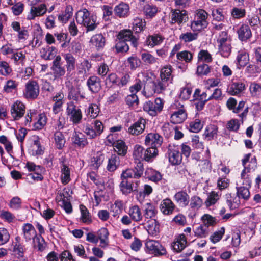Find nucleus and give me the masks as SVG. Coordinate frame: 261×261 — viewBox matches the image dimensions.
<instances>
[{
  "mask_svg": "<svg viewBox=\"0 0 261 261\" xmlns=\"http://www.w3.org/2000/svg\"><path fill=\"white\" fill-rule=\"evenodd\" d=\"M144 171L143 164H137L134 169H128L121 175V182L119 187L123 194L127 195L134 191L133 183L128 181V178H139L142 176Z\"/></svg>",
  "mask_w": 261,
  "mask_h": 261,
  "instance_id": "f257e3e1",
  "label": "nucleus"
},
{
  "mask_svg": "<svg viewBox=\"0 0 261 261\" xmlns=\"http://www.w3.org/2000/svg\"><path fill=\"white\" fill-rule=\"evenodd\" d=\"M76 22L87 29V31H92L96 29L97 17L91 14L86 9L79 10L76 13Z\"/></svg>",
  "mask_w": 261,
  "mask_h": 261,
  "instance_id": "f03ea898",
  "label": "nucleus"
},
{
  "mask_svg": "<svg viewBox=\"0 0 261 261\" xmlns=\"http://www.w3.org/2000/svg\"><path fill=\"white\" fill-rule=\"evenodd\" d=\"M208 14L203 9L195 11L194 20L191 22V28L194 32L200 31L207 27Z\"/></svg>",
  "mask_w": 261,
  "mask_h": 261,
  "instance_id": "7ed1b4c3",
  "label": "nucleus"
},
{
  "mask_svg": "<svg viewBox=\"0 0 261 261\" xmlns=\"http://www.w3.org/2000/svg\"><path fill=\"white\" fill-rule=\"evenodd\" d=\"M177 108V111L173 112L170 117L171 122L174 124L181 123L184 121L187 117V114L184 109L183 105H181L179 102H175L171 106L172 110Z\"/></svg>",
  "mask_w": 261,
  "mask_h": 261,
  "instance_id": "20e7f679",
  "label": "nucleus"
},
{
  "mask_svg": "<svg viewBox=\"0 0 261 261\" xmlns=\"http://www.w3.org/2000/svg\"><path fill=\"white\" fill-rule=\"evenodd\" d=\"M66 113L70 121L73 124H77L80 123L82 119V113L81 109L77 108L73 102L67 103Z\"/></svg>",
  "mask_w": 261,
  "mask_h": 261,
  "instance_id": "39448f33",
  "label": "nucleus"
},
{
  "mask_svg": "<svg viewBox=\"0 0 261 261\" xmlns=\"http://www.w3.org/2000/svg\"><path fill=\"white\" fill-rule=\"evenodd\" d=\"M147 251L155 256H162L166 254L165 248L156 241L149 240L145 243Z\"/></svg>",
  "mask_w": 261,
  "mask_h": 261,
  "instance_id": "423d86ee",
  "label": "nucleus"
},
{
  "mask_svg": "<svg viewBox=\"0 0 261 261\" xmlns=\"http://www.w3.org/2000/svg\"><path fill=\"white\" fill-rule=\"evenodd\" d=\"M39 94V86L35 81H28L25 86L23 92L24 97L27 99L36 98Z\"/></svg>",
  "mask_w": 261,
  "mask_h": 261,
  "instance_id": "0eeeda50",
  "label": "nucleus"
},
{
  "mask_svg": "<svg viewBox=\"0 0 261 261\" xmlns=\"http://www.w3.org/2000/svg\"><path fill=\"white\" fill-rule=\"evenodd\" d=\"M94 128L89 124L85 126L84 132L90 138H94L99 136L103 130L104 126L102 123L99 120H95L92 123Z\"/></svg>",
  "mask_w": 261,
  "mask_h": 261,
  "instance_id": "6e6552de",
  "label": "nucleus"
},
{
  "mask_svg": "<svg viewBox=\"0 0 261 261\" xmlns=\"http://www.w3.org/2000/svg\"><path fill=\"white\" fill-rule=\"evenodd\" d=\"M51 69L55 79L60 78L65 74L66 70L61 62V57L60 56L58 55L56 57L53 62Z\"/></svg>",
  "mask_w": 261,
  "mask_h": 261,
  "instance_id": "1a4fd4ad",
  "label": "nucleus"
},
{
  "mask_svg": "<svg viewBox=\"0 0 261 261\" xmlns=\"http://www.w3.org/2000/svg\"><path fill=\"white\" fill-rule=\"evenodd\" d=\"M25 111V105L18 100L16 101L11 107V115L14 120H18L22 118Z\"/></svg>",
  "mask_w": 261,
  "mask_h": 261,
  "instance_id": "9d476101",
  "label": "nucleus"
},
{
  "mask_svg": "<svg viewBox=\"0 0 261 261\" xmlns=\"http://www.w3.org/2000/svg\"><path fill=\"white\" fill-rule=\"evenodd\" d=\"M163 141V137L159 134L150 133L146 135L145 143L146 145L158 148L161 146Z\"/></svg>",
  "mask_w": 261,
  "mask_h": 261,
  "instance_id": "9b49d317",
  "label": "nucleus"
},
{
  "mask_svg": "<svg viewBox=\"0 0 261 261\" xmlns=\"http://www.w3.org/2000/svg\"><path fill=\"white\" fill-rule=\"evenodd\" d=\"M146 124V119L140 118L128 128V132L130 134L134 136H138L144 132L145 129Z\"/></svg>",
  "mask_w": 261,
  "mask_h": 261,
  "instance_id": "f8f14e48",
  "label": "nucleus"
},
{
  "mask_svg": "<svg viewBox=\"0 0 261 261\" xmlns=\"http://www.w3.org/2000/svg\"><path fill=\"white\" fill-rule=\"evenodd\" d=\"M22 235L26 242L32 240L35 242V238L37 237L35 227L30 223H25L22 227Z\"/></svg>",
  "mask_w": 261,
  "mask_h": 261,
  "instance_id": "ddd939ff",
  "label": "nucleus"
},
{
  "mask_svg": "<svg viewBox=\"0 0 261 261\" xmlns=\"http://www.w3.org/2000/svg\"><path fill=\"white\" fill-rule=\"evenodd\" d=\"M26 168L29 171H33L34 173H31L29 176L34 180H41L43 179L42 174L44 172V169L40 165L35 164H25Z\"/></svg>",
  "mask_w": 261,
  "mask_h": 261,
  "instance_id": "4468645a",
  "label": "nucleus"
},
{
  "mask_svg": "<svg viewBox=\"0 0 261 261\" xmlns=\"http://www.w3.org/2000/svg\"><path fill=\"white\" fill-rule=\"evenodd\" d=\"M46 11L47 6L44 3H42L38 6H31L27 18L29 20H33L36 17L43 16L46 13Z\"/></svg>",
  "mask_w": 261,
  "mask_h": 261,
  "instance_id": "2eb2a0df",
  "label": "nucleus"
},
{
  "mask_svg": "<svg viewBox=\"0 0 261 261\" xmlns=\"http://www.w3.org/2000/svg\"><path fill=\"white\" fill-rule=\"evenodd\" d=\"M118 40L123 41H130L134 47L137 46V39L133 36V33L130 30H121L117 36Z\"/></svg>",
  "mask_w": 261,
  "mask_h": 261,
  "instance_id": "dca6fc26",
  "label": "nucleus"
},
{
  "mask_svg": "<svg viewBox=\"0 0 261 261\" xmlns=\"http://www.w3.org/2000/svg\"><path fill=\"white\" fill-rule=\"evenodd\" d=\"M159 207L163 214L170 215L173 213L175 205L171 199L166 198L161 201Z\"/></svg>",
  "mask_w": 261,
  "mask_h": 261,
  "instance_id": "f3484780",
  "label": "nucleus"
},
{
  "mask_svg": "<svg viewBox=\"0 0 261 261\" xmlns=\"http://www.w3.org/2000/svg\"><path fill=\"white\" fill-rule=\"evenodd\" d=\"M143 212L145 220L153 219L158 213L156 206L151 202H147L143 205Z\"/></svg>",
  "mask_w": 261,
  "mask_h": 261,
  "instance_id": "a211bd4d",
  "label": "nucleus"
},
{
  "mask_svg": "<svg viewBox=\"0 0 261 261\" xmlns=\"http://www.w3.org/2000/svg\"><path fill=\"white\" fill-rule=\"evenodd\" d=\"M174 76L172 74V67L170 65L163 67L160 72V79L165 80L170 84H172Z\"/></svg>",
  "mask_w": 261,
  "mask_h": 261,
  "instance_id": "6ab92c4d",
  "label": "nucleus"
},
{
  "mask_svg": "<svg viewBox=\"0 0 261 261\" xmlns=\"http://www.w3.org/2000/svg\"><path fill=\"white\" fill-rule=\"evenodd\" d=\"M171 23L178 24L186 21L187 19V12L185 10H172L171 12Z\"/></svg>",
  "mask_w": 261,
  "mask_h": 261,
  "instance_id": "aec40b11",
  "label": "nucleus"
},
{
  "mask_svg": "<svg viewBox=\"0 0 261 261\" xmlns=\"http://www.w3.org/2000/svg\"><path fill=\"white\" fill-rule=\"evenodd\" d=\"M245 88V84L243 82H233L229 86L227 92L231 95H238L242 93Z\"/></svg>",
  "mask_w": 261,
  "mask_h": 261,
  "instance_id": "412c9836",
  "label": "nucleus"
},
{
  "mask_svg": "<svg viewBox=\"0 0 261 261\" xmlns=\"http://www.w3.org/2000/svg\"><path fill=\"white\" fill-rule=\"evenodd\" d=\"M13 30L18 33L17 37L19 41L26 40L29 36V33L25 28L20 27V23L17 21H13L11 24Z\"/></svg>",
  "mask_w": 261,
  "mask_h": 261,
  "instance_id": "4be33fe9",
  "label": "nucleus"
},
{
  "mask_svg": "<svg viewBox=\"0 0 261 261\" xmlns=\"http://www.w3.org/2000/svg\"><path fill=\"white\" fill-rule=\"evenodd\" d=\"M175 201L180 206L185 207L190 201V197L187 192L181 191L177 192L174 196Z\"/></svg>",
  "mask_w": 261,
  "mask_h": 261,
  "instance_id": "5701e85b",
  "label": "nucleus"
},
{
  "mask_svg": "<svg viewBox=\"0 0 261 261\" xmlns=\"http://www.w3.org/2000/svg\"><path fill=\"white\" fill-rule=\"evenodd\" d=\"M239 39L242 41H246L252 36V32L247 24H242L238 30Z\"/></svg>",
  "mask_w": 261,
  "mask_h": 261,
  "instance_id": "b1692460",
  "label": "nucleus"
},
{
  "mask_svg": "<svg viewBox=\"0 0 261 261\" xmlns=\"http://www.w3.org/2000/svg\"><path fill=\"white\" fill-rule=\"evenodd\" d=\"M63 57L66 62V69L67 74H70L75 68L76 59L70 53L63 55Z\"/></svg>",
  "mask_w": 261,
  "mask_h": 261,
  "instance_id": "393cba45",
  "label": "nucleus"
},
{
  "mask_svg": "<svg viewBox=\"0 0 261 261\" xmlns=\"http://www.w3.org/2000/svg\"><path fill=\"white\" fill-rule=\"evenodd\" d=\"M171 84L161 79L152 83V88L154 93H162L167 90Z\"/></svg>",
  "mask_w": 261,
  "mask_h": 261,
  "instance_id": "a878e982",
  "label": "nucleus"
},
{
  "mask_svg": "<svg viewBox=\"0 0 261 261\" xmlns=\"http://www.w3.org/2000/svg\"><path fill=\"white\" fill-rule=\"evenodd\" d=\"M91 44L94 46L97 49L99 50L103 48L106 43L105 38L101 34H97L93 35L90 41Z\"/></svg>",
  "mask_w": 261,
  "mask_h": 261,
  "instance_id": "bb28decb",
  "label": "nucleus"
},
{
  "mask_svg": "<svg viewBox=\"0 0 261 261\" xmlns=\"http://www.w3.org/2000/svg\"><path fill=\"white\" fill-rule=\"evenodd\" d=\"M72 142L80 147H83L87 144V141L84 134L75 131L72 137Z\"/></svg>",
  "mask_w": 261,
  "mask_h": 261,
  "instance_id": "cd10ccee",
  "label": "nucleus"
},
{
  "mask_svg": "<svg viewBox=\"0 0 261 261\" xmlns=\"http://www.w3.org/2000/svg\"><path fill=\"white\" fill-rule=\"evenodd\" d=\"M114 11L115 14L120 17H126L129 13V7L126 4L121 3L115 7Z\"/></svg>",
  "mask_w": 261,
  "mask_h": 261,
  "instance_id": "c85d7f7f",
  "label": "nucleus"
},
{
  "mask_svg": "<svg viewBox=\"0 0 261 261\" xmlns=\"http://www.w3.org/2000/svg\"><path fill=\"white\" fill-rule=\"evenodd\" d=\"M56 53V48L54 47L46 46L42 47L40 51V57L46 60L51 59Z\"/></svg>",
  "mask_w": 261,
  "mask_h": 261,
  "instance_id": "c756f323",
  "label": "nucleus"
},
{
  "mask_svg": "<svg viewBox=\"0 0 261 261\" xmlns=\"http://www.w3.org/2000/svg\"><path fill=\"white\" fill-rule=\"evenodd\" d=\"M128 215L135 222L140 221L143 217L140 208L138 205H134L129 208Z\"/></svg>",
  "mask_w": 261,
  "mask_h": 261,
  "instance_id": "7c9ffc66",
  "label": "nucleus"
},
{
  "mask_svg": "<svg viewBox=\"0 0 261 261\" xmlns=\"http://www.w3.org/2000/svg\"><path fill=\"white\" fill-rule=\"evenodd\" d=\"M87 85L92 92H97L100 89L99 79L96 76L90 77L87 80Z\"/></svg>",
  "mask_w": 261,
  "mask_h": 261,
  "instance_id": "2f4dec72",
  "label": "nucleus"
},
{
  "mask_svg": "<svg viewBox=\"0 0 261 261\" xmlns=\"http://www.w3.org/2000/svg\"><path fill=\"white\" fill-rule=\"evenodd\" d=\"M148 223L147 231L148 233L152 236H155L159 232V224L155 219H149L145 220Z\"/></svg>",
  "mask_w": 261,
  "mask_h": 261,
  "instance_id": "473e14b6",
  "label": "nucleus"
},
{
  "mask_svg": "<svg viewBox=\"0 0 261 261\" xmlns=\"http://www.w3.org/2000/svg\"><path fill=\"white\" fill-rule=\"evenodd\" d=\"M164 38L159 34L149 35L146 39V43L152 47L160 45L163 41Z\"/></svg>",
  "mask_w": 261,
  "mask_h": 261,
  "instance_id": "72a5a7b5",
  "label": "nucleus"
},
{
  "mask_svg": "<svg viewBox=\"0 0 261 261\" xmlns=\"http://www.w3.org/2000/svg\"><path fill=\"white\" fill-rule=\"evenodd\" d=\"M113 146L118 155L124 156L126 154L127 147L123 141L118 140Z\"/></svg>",
  "mask_w": 261,
  "mask_h": 261,
  "instance_id": "f704fd0d",
  "label": "nucleus"
},
{
  "mask_svg": "<svg viewBox=\"0 0 261 261\" xmlns=\"http://www.w3.org/2000/svg\"><path fill=\"white\" fill-rule=\"evenodd\" d=\"M226 202L229 208L231 210L237 208L240 204V200L237 196H233L231 194L226 195Z\"/></svg>",
  "mask_w": 261,
  "mask_h": 261,
  "instance_id": "c9c22d12",
  "label": "nucleus"
},
{
  "mask_svg": "<svg viewBox=\"0 0 261 261\" xmlns=\"http://www.w3.org/2000/svg\"><path fill=\"white\" fill-rule=\"evenodd\" d=\"M9 58L13 61L15 65L22 64L24 61L25 56L22 51L16 49Z\"/></svg>",
  "mask_w": 261,
  "mask_h": 261,
  "instance_id": "e433bc0d",
  "label": "nucleus"
},
{
  "mask_svg": "<svg viewBox=\"0 0 261 261\" xmlns=\"http://www.w3.org/2000/svg\"><path fill=\"white\" fill-rule=\"evenodd\" d=\"M72 7L71 6H67L65 11L59 15V20L63 23H66L72 15Z\"/></svg>",
  "mask_w": 261,
  "mask_h": 261,
  "instance_id": "4c0bfd02",
  "label": "nucleus"
},
{
  "mask_svg": "<svg viewBox=\"0 0 261 261\" xmlns=\"http://www.w3.org/2000/svg\"><path fill=\"white\" fill-rule=\"evenodd\" d=\"M146 26V21L144 19L136 17L133 20V30L136 33H139L143 31Z\"/></svg>",
  "mask_w": 261,
  "mask_h": 261,
  "instance_id": "58836bf2",
  "label": "nucleus"
},
{
  "mask_svg": "<svg viewBox=\"0 0 261 261\" xmlns=\"http://www.w3.org/2000/svg\"><path fill=\"white\" fill-rule=\"evenodd\" d=\"M158 8L151 4H146L144 6L143 12L147 18L153 17L158 12Z\"/></svg>",
  "mask_w": 261,
  "mask_h": 261,
  "instance_id": "ea45409f",
  "label": "nucleus"
},
{
  "mask_svg": "<svg viewBox=\"0 0 261 261\" xmlns=\"http://www.w3.org/2000/svg\"><path fill=\"white\" fill-rule=\"evenodd\" d=\"M84 97L85 96L81 93L80 89L78 88H71L68 93V98L77 102L84 98Z\"/></svg>",
  "mask_w": 261,
  "mask_h": 261,
  "instance_id": "a19ab883",
  "label": "nucleus"
},
{
  "mask_svg": "<svg viewBox=\"0 0 261 261\" xmlns=\"http://www.w3.org/2000/svg\"><path fill=\"white\" fill-rule=\"evenodd\" d=\"M123 204L121 201L116 200L110 207V212L114 217H118L122 213Z\"/></svg>",
  "mask_w": 261,
  "mask_h": 261,
  "instance_id": "79ce46f5",
  "label": "nucleus"
},
{
  "mask_svg": "<svg viewBox=\"0 0 261 261\" xmlns=\"http://www.w3.org/2000/svg\"><path fill=\"white\" fill-rule=\"evenodd\" d=\"M144 150L142 146L139 145H136L134 147L133 156L136 160L139 163L145 161Z\"/></svg>",
  "mask_w": 261,
  "mask_h": 261,
  "instance_id": "37998d69",
  "label": "nucleus"
},
{
  "mask_svg": "<svg viewBox=\"0 0 261 261\" xmlns=\"http://www.w3.org/2000/svg\"><path fill=\"white\" fill-rule=\"evenodd\" d=\"M54 141L58 149H62L65 145V139L63 134L60 131H56L54 134Z\"/></svg>",
  "mask_w": 261,
  "mask_h": 261,
  "instance_id": "c03bdc74",
  "label": "nucleus"
},
{
  "mask_svg": "<svg viewBox=\"0 0 261 261\" xmlns=\"http://www.w3.org/2000/svg\"><path fill=\"white\" fill-rule=\"evenodd\" d=\"M145 175L148 179L152 181L157 182L162 179L161 173L152 169H147L145 172Z\"/></svg>",
  "mask_w": 261,
  "mask_h": 261,
  "instance_id": "a18cd8bd",
  "label": "nucleus"
},
{
  "mask_svg": "<svg viewBox=\"0 0 261 261\" xmlns=\"http://www.w3.org/2000/svg\"><path fill=\"white\" fill-rule=\"evenodd\" d=\"M105 85L107 88H110L117 85L118 82V77L115 73L109 74L105 80Z\"/></svg>",
  "mask_w": 261,
  "mask_h": 261,
  "instance_id": "49530a36",
  "label": "nucleus"
},
{
  "mask_svg": "<svg viewBox=\"0 0 261 261\" xmlns=\"http://www.w3.org/2000/svg\"><path fill=\"white\" fill-rule=\"evenodd\" d=\"M80 209L81 214V221L85 223H91L92 222V219L86 207L83 204H81L80 205Z\"/></svg>",
  "mask_w": 261,
  "mask_h": 261,
  "instance_id": "de8ad7c7",
  "label": "nucleus"
},
{
  "mask_svg": "<svg viewBox=\"0 0 261 261\" xmlns=\"http://www.w3.org/2000/svg\"><path fill=\"white\" fill-rule=\"evenodd\" d=\"M177 59L186 63H190L193 59V54L189 51L184 50L178 52L176 54Z\"/></svg>",
  "mask_w": 261,
  "mask_h": 261,
  "instance_id": "09e8293b",
  "label": "nucleus"
},
{
  "mask_svg": "<svg viewBox=\"0 0 261 261\" xmlns=\"http://www.w3.org/2000/svg\"><path fill=\"white\" fill-rule=\"evenodd\" d=\"M217 130V126L213 124L208 125L205 130L204 135L205 138L210 140L216 136Z\"/></svg>",
  "mask_w": 261,
  "mask_h": 261,
  "instance_id": "8fccbe9b",
  "label": "nucleus"
},
{
  "mask_svg": "<svg viewBox=\"0 0 261 261\" xmlns=\"http://www.w3.org/2000/svg\"><path fill=\"white\" fill-rule=\"evenodd\" d=\"M203 204L202 200L198 196H192L190 199V207L193 211L198 210Z\"/></svg>",
  "mask_w": 261,
  "mask_h": 261,
  "instance_id": "3c124183",
  "label": "nucleus"
},
{
  "mask_svg": "<svg viewBox=\"0 0 261 261\" xmlns=\"http://www.w3.org/2000/svg\"><path fill=\"white\" fill-rule=\"evenodd\" d=\"M158 154V150L154 147H150L144 152L145 161L151 162L152 159L155 158Z\"/></svg>",
  "mask_w": 261,
  "mask_h": 261,
  "instance_id": "603ef678",
  "label": "nucleus"
},
{
  "mask_svg": "<svg viewBox=\"0 0 261 261\" xmlns=\"http://www.w3.org/2000/svg\"><path fill=\"white\" fill-rule=\"evenodd\" d=\"M249 61V55L247 53L241 51L239 52L237 56V61L238 64L241 67H244L246 65Z\"/></svg>",
  "mask_w": 261,
  "mask_h": 261,
  "instance_id": "864d4df0",
  "label": "nucleus"
},
{
  "mask_svg": "<svg viewBox=\"0 0 261 261\" xmlns=\"http://www.w3.org/2000/svg\"><path fill=\"white\" fill-rule=\"evenodd\" d=\"M169 161L170 163H180L181 155L176 150H169L168 152Z\"/></svg>",
  "mask_w": 261,
  "mask_h": 261,
  "instance_id": "5fc2aeb1",
  "label": "nucleus"
},
{
  "mask_svg": "<svg viewBox=\"0 0 261 261\" xmlns=\"http://www.w3.org/2000/svg\"><path fill=\"white\" fill-rule=\"evenodd\" d=\"M221 194L215 191H212L208 195L205 203L207 206L214 204L219 199Z\"/></svg>",
  "mask_w": 261,
  "mask_h": 261,
  "instance_id": "6e6d98bb",
  "label": "nucleus"
},
{
  "mask_svg": "<svg viewBox=\"0 0 261 261\" xmlns=\"http://www.w3.org/2000/svg\"><path fill=\"white\" fill-rule=\"evenodd\" d=\"M237 195L239 199L247 200L250 197V192L248 188L245 187H240L237 188Z\"/></svg>",
  "mask_w": 261,
  "mask_h": 261,
  "instance_id": "4d7b16f0",
  "label": "nucleus"
},
{
  "mask_svg": "<svg viewBox=\"0 0 261 261\" xmlns=\"http://www.w3.org/2000/svg\"><path fill=\"white\" fill-rule=\"evenodd\" d=\"M218 48L221 55L223 57L227 58L231 51V42L225 44L218 45Z\"/></svg>",
  "mask_w": 261,
  "mask_h": 261,
  "instance_id": "13d9d810",
  "label": "nucleus"
},
{
  "mask_svg": "<svg viewBox=\"0 0 261 261\" xmlns=\"http://www.w3.org/2000/svg\"><path fill=\"white\" fill-rule=\"evenodd\" d=\"M127 64L128 67H129L132 70H134L140 66L141 61L137 56H133L128 58Z\"/></svg>",
  "mask_w": 261,
  "mask_h": 261,
  "instance_id": "bf43d9fd",
  "label": "nucleus"
},
{
  "mask_svg": "<svg viewBox=\"0 0 261 261\" xmlns=\"http://www.w3.org/2000/svg\"><path fill=\"white\" fill-rule=\"evenodd\" d=\"M91 64L87 60H83L77 66V71L78 74L84 75L86 74L89 69L91 68Z\"/></svg>",
  "mask_w": 261,
  "mask_h": 261,
  "instance_id": "052dcab7",
  "label": "nucleus"
},
{
  "mask_svg": "<svg viewBox=\"0 0 261 261\" xmlns=\"http://www.w3.org/2000/svg\"><path fill=\"white\" fill-rule=\"evenodd\" d=\"M195 235L198 238H205L208 234L207 226L200 225L197 227L194 231Z\"/></svg>",
  "mask_w": 261,
  "mask_h": 261,
  "instance_id": "680f3d73",
  "label": "nucleus"
},
{
  "mask_svg": "<svg viewBox=\"0 0 261 261\" xmlns=\"http://www.w3.org/2000/svg\"><path fill=\"white\" fill-rule=\"evenodd\" d=\"M99 112V109L96 104H91L87 110V116L91 118H96Z\"/></svg>",
  "mask_w": 261,
  "mask_h": 261,
  "instance_id": "e2e57ef3",
  "label": "nucleus"
},
{
  "mask_svg": "<svg viewBox=\"0 0 261 261\" xmlns=\"http://www.w3.org/2000/svg\"><path fill=\"white\" fill-rule=\"evenodd\" d=\"M153 104V101H147L145 102L143 105V110L147 112L150 115L152 116H156L158 113L155 110V107Z\"/></svg>",
  "mask_w": 261,
  "mask_h": 261,
  "instance_id": "0e129e2a",
  "label": "nucleus"
},
{
  "mask_svg": "<svg viewBox=\"0 0 261 261\" xmlns=\"http://www.w3.org/2000/svg\"><path fill=\"white\" fill-rule=\"evenodd\" d=\"M197 37L198 33H197L186 32L185 33L181 34L180 35L179 38L185 42L187 43L196 40Z\"/></svg>",
  "mask_w": 261,
  "mask_h": 261,
  "instance_id": "69168bd1",
  "label": "nucleus"
},
{
  "mask_svg": "<svg viewBox=\"0 0 261 261\" xmlns=\"http://www.w3.org/2000/svg\"><path fill=\"white\" fill-rule=\"evenodd\" d=\"M249 90L252 96L258 97L261 95V85L256 82L251 83L249 86Z\"/></svg>",
  "mask_w": 261,
  "mask_h": 261,
  "instance_id": "338daca9",
  "label": "nucleus"
},
{
  "mask_svg": "<svg viewBox=\"0 0 261 261\" xmlns=\"http://www.w3.org/2000/svg\"><path fill=\"white\" fill-rule=\"evenodd\" d=\"M212 59L211 55L207 50H201L198 53V61L210 63L212 61Z\"/></svg>",
  "mask_w": 261,
  "mask_h": 261,
  "instance_id": "774afa93",
  "label": "nucleus"
}]
</instances>
